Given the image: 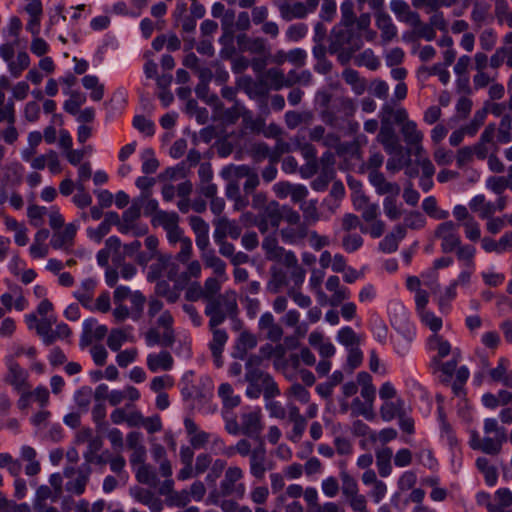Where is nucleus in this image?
Returning <instances> with one entry per match:
<instances>
[{
    "instance_id": "f257e3e1",
    "label": "nucleus",
    "mask_w": 512,
    "mask_h": 512,
    "mask_svg": "<svg viewBox=\"0 0 512 512\" xmlns=\"http://www.w3.org/2000/svg\"><path fill=\"white\" fill-rule=\"evenodd\" d=\"M300 151L306 161L299 168L300 175L309 179L318 173V176L312 181L311 187L315 191H324L335 178V154L328 150L318 159L316 148L311 143L301 145Z\"/></svg>"
},
{
    "instance_id": "f03ea898",
    "label": "nucleus",
    "mask_w": 512,
    "mask_h": 512,
    "mask_svg": "<svg viewBox=\"0 0 512 512\" xmlns=\"http://www.w3.org/2000/svg\"><path fill=\"white\" fill-rule=\"evenodd\" d=\"M363 47L362 35L354 29L334 27L328 36V53L346 66Z\"/></svg>"
},
{
    "instance_id": "7ed1b4c3",
    "label": "nucleus",
    "mask_w": 512,
    "mask_h": 512,
    "mask_svg": "<svg viewBox=\"0 0 512 512\" xmlns=\"http://www.w3.org/2000/svg\"><path fill=\"white\" fill-rule=\"evenodd\" d=\"M262 249L265 252V257L269 261H274L284 265L286 268H292L291 273L295 284L302 283L305 276V271L298 265V260L292 251H287L282 246H279L278 240L274 236H267L262 242Z\"/></svg>"
},
{
    "instance_id": "20e7f679",
    "label": "nucleus",
    "mask_w": 512,
    "mask_h": 512,
    "mask_svg": "<svg viewBox=\"0 0 512 512\" xmlns=\"http://www.w3.org/2000/svg\"><path fill=\"white\" fill-rule=\"evenodd\" d=\"M205 315L209 317V328L221 325L227 318L235 319L238 315L236 295L227 291L223 295L206 302Z\"/></svg>"
},
{
    "instance_id": "39448f33",
    "label": "nucleus",
    "mask_w": 512,
    "mask_h": 512,
    "mask_svg": "<svg viewBox=\"0 0 512 512\" xmlns=\"http://www.w3.org/2000/svg\"><path fill=\"white\" fill-rule=\"evenodd\" d=\"M341 491L346 502L354 512H367L366 496L359 492L356 479L347 471H340Z\"/></svg>"
},
{
    "instance_id": "423d86ee",
    "label": "nucleus",
    "mask_w": 512,
    "mask_h": 512,
    "mask_svg": "<svg viewBox=\"0 0 512 512\" xmlns=\"http://www.w3.org/2000/svg\"><path fill=\"white\" fill-rule=\"evenodd\" d=\"M222 178H236L238 181L245 178L243 190L246 195L253 193L260 184L256 169L248 165H228L221 171Z\"/></svg>"
},
{
    "instance_id": "0eeeda50",
    "label": "nucleus",
    "mask_w": 512,
    "mask_h": 512,
    "mask_svg": "<svg viewBox=\"0 0 512 512\" xmlns=\"http://www.w3.org/2000/svg\"><path fill=\"white\" fill-rule=\"evenodd\" d=\"M91 472L90 465H83L78 468L66 466L63 471L64 477L68 479L65 484L66 491L77 496L84 494Z\"/></svg>"
},
{
    "instance_id": "6e6552de",
    "label": "nucleus",
    "mask_w": 512,
    "mask_h": 512,
    "mask_svg": "<svg viewBox=\"0 0 512 512\" xmlns=\"http://www.w3.org/2000/svg\"><path fill=\"white\" fill-rule=\"evenodd\" d=\"M238 50L259 57L268 58L271 54L267 40L261 36H250L247 33H238L235 36Z\"/></svg>"
},
{
    "instance_id": "1a4fd4ad",
    "label": "nucleus",
    "mask_w": 512,
    "mask_h": 512,
    "mask_svg": "<svg viewBox=\"0 0 512 512\" xmlns=\"http://www.w3.org/2000/svg\"><path fill=\"white\" fill-rule=\"evenodd\" d=\"M394 123L400 125V132L407 145L422 143L423 133L418 130L417 124L409 120L407 111L402 107H395Z\"/></svg>"
},
{
    "instance_id": "9d476101",
    "label": "nucleus",
    "mask_w": 512,
    "mask_h": 512,
    "mask_svg": "<svg viewBox=\"0 0 512 512\" xmlns=\"http://www.w3.org/2000/svg\"><path fill=\"white\" fill-rule=\"evenodd\" d=\"M238 86L247 94L250 99L260 102L261 107H263L266 112H268L267 99L270 96V92L265 82H263L261 75H259L256 79H253L250 76L243 77L238 81Z\"/></svg>"
},
{
    "instance_id": "9b49d317",
    "label": "nucleus",
    "mask_w": 512,
    "mask_h": 512,
    "mask_svg": "<svg viewBox=\"0 0 512 512\" xmlns=\"http://www.w3.org/2000/svg\"><path fill=\"white\" fill-rule=\"evenodd\" d=\"M154 226H161L167 233L170 243L175 244L184 238L183 231L179 227V216L175 212L160 211L152 219Z\"/></svg>"
},
{
    "instance_id": "f8f14e48",
    "label": "nucleus",
    "mask_w": 512,
    "mask_h": 512,
    "mask_svg": "<svg viewBox=\"0 0 512 512\" xmlns=\"http://www.w3.org/2000/svg\"><path fill=\"white\" fill-rule=\"evenodd\" d=\"M372 9L375 11V22L377 28L381 32V40L383 44L391 42L397 36V28L392 22L391 17L384 10L381 0H374Z\"/></svg>"
},
{
    "instance_id": "ddd939ff",
    "label": "nucleus",
    "mask_w": 512,
    "mask_h": 512,
    "mask_svg": "<svg viewBox=\"0 0 512 512\" xmlns=\"http://www.w3.org/2000/svg\"><path fill=\"white\" fill-rule=\"evenodd\" d=\"M243 478V471L238 466H231L225 470L224 478L220 483L219 493L221 496L237 495L242 497L244 495L245 486L242 483H237Z\"/></svg>"
},
{
    "instance_id": "4468645a",
    "label": "nucleus",
    "mask_w": 512,
    "mask_h": 512,
    "mask_svg": "<svg viewBox=\"0 0 512 512\" xmlns=\"http://www.w3.org/2000/svg\"><path fill=\"white\" fill-rule=\"evenodd\" d=\"M434 235L441 240V248L444 253L452 252L460 245L457 225L452 221L441 223L435 230Z\"/></svg>"
},
{
    "instance_id": "2eb2a0df",
    "label": "nucleus",
    "mask_w": 512,
    "mask_h": 512,
    "mask_svg": "<svg viewBox=\"0 0 512 512\" xmlns=\"http://www.w3.org/2000/svg\"><path fill=\"white\" fill-rule=\"evenodd\" d=\"M394 113L395 107L391 103L383 105L380 112V131L377 135V141L381 144L398 139L392 126V123H394Z\"/></svg>"
},
{
    "instance_id": "dca6fc26",
    "label": "nucleus",
    "mask_w": 512,
    "mask_h": 512,
    "mask_svg": "<svg viewBox=\"0 0 512 512\" xmlns=\"http://www.w3.org/2000/svg\"><path fill=\"white\" fill-rule=\"evenodd\" d=\"M242 435L252 438L259 442L262 440L261 432L263 430L261 411L255 410L241 414Z\"/></svg>"
},
{
    "instance_id": "f3484780",
    "label": "nucleus",
    "mask_w": 512,
    "mask_h": 512,
    "mask_svg": "<svg viewBox=\"0 0 512 512\" xmlns=\"http://www.w3.org/2000/svg\"><path fill=\"white\" fill-rule=\"evenodd\" d=\"M506 435L481 438L478 432L473 431L471 435L470 445L475 450H480L485 454L497 455L502 449L503 443L506 441Z\"/></svg>"
},
{
    "instance_id": "a211bd4d",
    "label": "nucleus",
    "mask_w": 512,
    "mask_h": 512,
    "mask_svg": "<svg viewBox=\"0 0 512 512\" xmlns=\"http://www.w3.org/2000/svg\"><path fill=\"white\" fill-rule=\"evenodd\" d=\"M495 130V124L487 125L482 132L479 141L475 145L471 146L475 156L479 160H484L489 157L488 154L491 148H493V151L498 150V146L494 141Z\"/></svg>"
},
{
    "instance_id": "6ab92c4d",
    "label": "nucleus",
    "mask_w": 512,
    "mask_h": 512,
    "mask_svg": "<svg viewBox=\"0 0 512 512\" xmlns=\"http://www.w3.org/2000/svg\"><path fill=\"white\" fill-rule=\"evenodd\" d=\"M280 16L285 21L303 19L310 13L309 5L306 2L290 3L287 0H279L276 3Z\"/></svg>"
},
{
    "instance_id": "aec40b11",
    "label": "nucleus",
    "mask_w": 512,
    "mask_h": 512,
    "mask_svg": "<svg viewBox=\"0 0 512 512\" xmlns=\"http://www.w3.org/2000/svg\"><path fill=\"white\" fill-rule=\"evenodd\" d=\"M77 233V226L73 223L65 225L63 230L53 232L50 245L54 249L69 251L74 245V239Z\"/></svg>"
},
{
    "instance_id": "412c9836",
    "label": "nucleus",
    "mask_w": 512,
    "mask_h": 512,
    "mask_svg": "<svg viewBox=\"0 0 512 512\" xmlns=\"http://www.w3.org/2000/svg\"><path fill=\"white\" fill-rule=\"evenodd\" d=\"M266 462V449L263 440H260L257 447L253 449V453L249 456L251 475L256 479H263L267 470Z\"/></svg>"
},
{
    "instance_id": "4be33fe9",
    "label": "nucleus",
    "mask_w": 512,
    "mask_h": 512,
    "mask_svg": "<svg viewBox=\"0 0 512 512\" xmlns=\"http://www.w3.org/2000/svg\"><path fill=\"white\" fill-rule=\"evenodd\" d=\"M189 224L195 233L197 247L202 251V253L209 252L211 250L208 249L210 245L209 225L199 216H190Z\"/></svg>"
},
{
    "instance_id": "5701e85b",
    "label": "nucleus",
    "mask_w": 512,
    "mask_h": 512,
    "mask_svg": "<svg viewBox=\"0 0 512 512\" xmlns=\"http://www.w3.org/2000/svg\"><path fill=\"white\" fill-rule=\"evenodd\" d=\"M130 494L136 501L147 506L151 512H161L163 509L162 500L147 488L135 486L130 489Z\"/></svg>"
},
{
    "instance_id": "b1692460",
    "label": "nucleus",
    "mask_w": 512,
    "mask_h": 512,
    "mask_svg": "<svg viewBox=\"0 0 512 512\" xmlns=\"http://www.w3.org/2000/svg\"><path fill=\"white\" fill-rule=\"evenodd\" d=\"M368 178L378 194L387 196H398L400 194L399 184L388 181L380 171L370 172Z\"/></svg>"
},
{
    "instance_id": "393cba45",
    "label": "nucleus",
    "mask_w": 512,
    "mask_h": 512,
    "mask_svg": "<svg viewBox=\"0 0 512 512\" xmlns=\"http://www.w3.org/2000/svg\"><path fill=\"white\" fill-rule=\"evenodd\" d=\"M212 332V340L209 344L215 365L220 368L223 365L222 352L228 340V335L225 330L220 329L219 326L210 328Z\"/></svg>"
},
{
    "instance_id": "a878e982",
    "label": "nucleus",
    "mask_w": 512,
    "mask_h": 512,
    "mask_svg": "<svg viewBox=\"0 0 512 512\" xmlns=\"http://www.w3.org/2000/svg\"><path fill=\"white\" fill-rule=\"evenodd\" d=\"M228 181L225 189L226 197L233 201L235 211H243L249 205L247 195H242L238 180L236 178H224Z\"/></svg>"
},
{
    "instance_id": "bb28decb",
    "label": "nucleus",
    "mask_w": 512,
    "mask_h": 512,
    "mask_svg": "<svg viewBox=\"0 0 512 512\" xmlns=\"http://www.w3.org/2000/svg\"><path fill=\"white\" fill-rule=\"evenodd\" d=\"M214 225V239H226L227 236L238 239L241 236L242 228L235 221H230L226 217L219 218Z\"/></svg>"
},
{
    "instance_id": "cd10ccee",
    "label": "nucleus",
    "mask_w": 512,
    "mask_h": 512,
    "mask_svg": "<svg viewBox=\"0 0 512 512\" xmlns=\"http://www.w3.org/2000/svg\"><path fill=\"white\" fill-rule=\"evenodd\" d=\"M288 419L293 424L291 434L288 436L289 440L293 443H297L302 438L306 429L307 420L300 413V410L295 405H290L288 410Z\"/></svg>"
},
{
    "instance_id": "c85d7f7f",
    "label": "nucleus",
    "mask_w": 512,
    "mask_h": 512,
    "mask_svg": "<svg viewBox=\"0 0 512 512\" xmlns=\"http://www.w3.org/2000/svg\"><path fill=\"white\" fill-rule=\"evenodd\" d=\"M260 330L266 331V338L272 342H278L283 337L282 327L275 322L273 315L264 313L259 319Z\"/></svg>"
},
{
    "instance_id": "c756f323",
    "label": "nucleus",
    "mask_w": 512,
    "mask_h": 512,
    "mask_svg": "<svg viewBox=\"0 0 512 512\" xmlns=\"http://www.w3.org/2000/svg\"><path fill=\"white\" fill-rule=\"evenodd\" d=\"M261 77L263 82H265L269 92L271 90L280 91L281 89L285 88V85H288L286 82H284V71L278 67H271L265 70L261 74Z\"/></svg>"
},
{
    "instance_id": "7c9ffc66",
    "label": "nucleus",
    "mask_w": 512,
    "mask_h": 512,
    "mask_svg": "<svg viewBox=\"0 0 512 512\" xmlns=\"http://www.w3.org/2000/svg\"><path fill=\"white\" fill-rule=\"evenodd\" d=\"M406 235V228L403 225H397L393 231L387 234L380 242V249L385 253H392L398 249V243Z\"/></svg>"
},
{
    "instance_id": "2f4dec72",
    "label": "nucleus",
    "mask_w": 512,
    "mask_h": 512,
    "mask_svg": "<svg viewBox=\"0 0 512 512\" xmlns=\"http://www.w3.org/2000/svg\"><path fill=\"white\" fill-rule=\"evenodd\" d=\"M390 7L397 18L408 25H411L420 16L417 12L411 10L410 6L402 0H392Z\"/></svg>"
},
{
    "instance_id": "473e14b6",
    "label": "nucleus",
    "mask_w": 512,
    "mask_h": 512,
    "mask_svg": "<svg viewBox=\"0 0 512 512\" xmlns=\"http://www.w3.org/2000/svg\"><path fill=\"white\" fill-rule=\"evenodd\" d=\"M411 32L408 34L411 40L425 39L432 41L436 37V32L429 23H424L420 16L410 25Z\"/></svg>"
},
{
    "instance_id": "72a5a7b5",
    "label": "nucleus",
    "mask_w": 512,
    "mask_h": 512,
    "mask_svg": "<svg viewBox=\"0 0 512 512\" xmlns=\"http://www.w3.org/2000/svg\"><path fill=\"white\" fill-rule=\"evenodd\" d=\"M173 358L168 351H161L159 354H150L147 357V366L150 371L156 372L159 369L170 370L173 366Z\"/></svg>"
},
{
    "instance_id": "f704fd0d",
    "label": "nucleus",
    "mask_w": 512,
    "mask_h": 512,
    "mask_svg": "<svg viewBox=\"0 0 512 512\" xmlns=\"http://www.w3.org/2000/svg\"><path fill=\"white\" fill-rule=\"evenodd\" d=\"M27 373L17 364H11L7 381L14 386L17 391H24L30 389L27 383Z\"/></svg>"
},
{
    "instance_id": "c9c22d12",
    "label": "nucleus",
    "mask_w": 512,
    "mask_h": 512,
    "mask_svg": "<svg viewBox=\"0 0 512 512\" xmlns=\"http://www.w3.org/2000/svg\"><path fill=\"white\" fill-rule=\"evenodd\" d=\"M270 374L264 372L261 369L258 370H249L245 374V380L250 384L252 388L255 389V397L258 396L262 392V385L265 384L270 379ZM248 396H254L250 389L247 390Z\"/></svg>"
},
{
    "instance_id": "e433bc0d",
    "label": "nucleus",
    "mask_w": 512,
    "mask_h": 512,
    "mask_svg": "<svg viewBox=\"0 0 512 512\" xmlns=\"http://www.w3.org/2000/svg\"><path fill=\"white\" fill-rule=\"evenodd\" d=\"M314 119L313 113L311 111H288L285 113L284 121L286 126L289 129H295L298 126L304 124V125H310Z\"/></svg>"
},
{
    "instance_id": "4c0bfd02",
    "label": "nucleus",
    "mask_w": 512,
    "mask_h": 512,
    "mask_svg": "<svg viewBox=\"0 0 512 512\" xmlns=\"http://www.w3.org/2000/svg\"><path fill=\"white\" fill-rule=\"evenodd\" d=\"M310 8V13L314 12L319 4H321L320 17L324 21H332L336 14V1L335 0H307Z\"/></svg>"
},
{
    "instance_id": "58836bf2",
    "label": "nucleus",
    "mask_w": 512,
    "mask_h": 512,
    "mask_svg": "<svg viewBox=\"0 0 512 512\" xmlns=\"http://www.w3.org/2000/svg\"><path fill=\"white\" fill-rule=\"evenodd\" d=\"M299 208L303 216L302 225H306L307 229L310 225H314L320 220L321 213L317 207V200L306 201Z\"/></svg>"
},
{
    "instance_id": "ea45409f",
    "label": "nucleus",
    "mask_w": 512,
    "mask_h": 512,
    "mask_svg": "<svg viewBox=\"0 0 512 512\" xmlns=\"http://www.w3.org/2000/svg\"><path fill=\"white\" fill-rule=\"evenodd\" d=\"M136 480L144 485L155 488L159 484V479L156 474V471L150 464H142L139 465L136 473Z\"/></svg>"
},
{
    "instance_id": "a19ab883",
    "label": "nucleus",
    "mask_w": 512,
    "mask_h": 512,
    "mask_svg": "<svg viewBox=\"0 0 512 512\" xmlns=\"http://www.w3.org/2000/svg\"><path fill=\"white\" fill-rule=\"evenodd\" d=\"M340 13V22L335 27L354 29L353 26L357 21V16L354 11V3L351 0H345L344 2H342L340 5Z\"/></svg>"
},
{
    "instance_id": "79ce46f5",
    "label": "nucleus",
    "mask_w": 512,
    "mask_h": 512,
    "mask_svg": "<svg viewBox=\"0 0 512 512\" xmlns=\"http://www.w3.org/2000/svg\"><path fill=\"white\" fill-rule=\"evenodd\" d=\"M343 80L351 86L356 95H362L366 88V80L361 78L359 73L351 68H346L342 73Z\"/></svg>"
},
{
    "instance_id": "37998d69",
    "label": "nucleus",
    "mask_w": 512,
    "mask_h": 512,
    "mask_svg": "<svg viewBox=\"0 0 512 512\" xmlns=\"http://www.w3.org/2000/svg\"><path fill=\"white\" fill-rule=\"evenodd\" d=\"M218 395L222 399L223 407L225 409L231 410L237 407L241 402L240 396L234 393V390L229 383H222L219 386Z\"/></svg>"
},
{
    "instance_id": "c03bdc74",
    "label": "nucleus",
    "mask_w": 512,
    "mask_h": 512,
    "mask_svg": "<svg viewBox=\"0 0 512 512\" xmlns=\"http://www.w3.org/2000/svg\"><path fill=\"white\" fill-rule=\"evenodd\" d=\"M309 234L306 225L287 227L280 230L281 239L289 244H295L305 239Z\"/></svg>"
},
{
    "instance_id": "a18cd8bd",
    "label": "nucleus",
    "mask_w": 512,
    "mask_h": 512,
    "mask_svg": "<svg viewBox=\"0 0 512 512\" xmlns=\"http://www.w3.org/2000/svg\"><path fill=\"white\" fill-rule=\"evenodd\" d=\"M201 259L207 268H211L215 275L224 276L226 273L225 262L215 254L214 250L201 254Z\"/></svg>"
},
{
    "instance_id": "49530a36",
    "label": "nucleus",
    "mask_w": 512,
    "mask_h": 512,
    "mask_svg": "<svg viewBox=\"0 0 512 512\" xmlns=\"http://www.w3.org/2000/svg\"><path fill=\"white\" fill-rule=\"evenodd\" d=\"M392 450L389 447L382 448L376 452V465L381 477H387L391 474Z\"/></svg>"
},
{
    "instance_id": "de8ad7c7",
    "label": "nucleus",
    "mask_w": 512,
    "mask_h": 512,
    "mask_svg": "<svg viewBox=\"0 0 512 512\" xmlns=\"http://www.w3.org/2000/svg\"><path fill=\"white\" fill-rule=\"evenodd\" d=\"M261 216L269 221L272 228L277 229L282 221V206L277 201H270Z\"/></svg>"
},
{
    "instance_id": "09e8293b",
    "label": "nucleus",
    "mask_w": 512,
    "mask_h": 512,
    "mask_svg": "<svg viewBox=\"0 0 512 512\" xmlns=\"http://www.w3.org/2000/svg\"><path fill=\"white\" fill-rule=\"evenodd\" d=\"M123 245L121 240L116 236H111L105 240L104 249L109 253L112 258L113 264H121L124 261V254H122Z\"/></svg>"
},
{
    "instance_id": "8fccbe9b",
    "label": "nucleus",
    "mask_w": 512,
    "mask_h": 512,
    "mask_svg": "<svg viewBox=\"0 0 512 512\" xmlns=\"http://www.w3.org/2000/svg\"><path fill=\"white\" fill-rule=\"evenodd\" d=\"M404 413V402L400 399L395 402H386L380 409L381 417L385 421H390L395 417L399 418Z\"/></svg>"
},
{
    "instance_id": "3c124183",
    "label": "nucleus",
    "mask_w": 512,
    "mask_h": 512,
    "mask_svg": "<svg viewBox=\"0 0 512 512\" xmlns=\"http://www.w3.org/2000/svg\"><path fill=\"white\" fill-rule=\"evenodd\" d=\"M271 278L267 284V289L271 293H278L280 289L287 283L286 273L279 267L273 266L270 269Z\"/></svg>"
},
{
    "instance_id": "603ef678",
    "label": "nucleus",
    "mask_w": 512,
    "mask_h": 512,
    "mask_svg": "<svg viewBox=\"0 0 512 512\" xmlns=\"http://www.w3.org/2000/svg\"><path fill=\"white\" fill-rule=\"evenodd\" d=\"M240 117L243 118L244 122H247L248 119H251V112L238 101H235L231 108L225 110L224 118L229 123H235Z\"/></svg>"
},
{
    "instance_id": "864d4df0",
    "label": "nucleus",
    "mask_w": 512,
    "mask_h": 512,
    "mask_svg": "<svg viewBox=\"0 0 512 512\" xmlns=\"http://www.w3.org/2000/svg\"><path fill=\"white\" fill-rule=\"evenodd\" d=\"M353 59L357 66H365L370 70H376L380 65L379 59L371 49L364 50L358 55L355 54Z\"/></svg>"
},
{
    "instance_id": "5fc2aeb1",
    "label": "nucleus",
    "mask_w": 512,
    "mask_h": 512,
    "mask_svg": "<svg viewBox=\"0 0 512 512\" xmlns=\"http://www.w3.org/2000/svg\"><path fill=\"white\" fill-rule=\"evenodd\" d=\"M61 498L59 494H55V491L47 486V485H41L37 488L35 499L33 502L34 506H40V505H47L46 501L50 499L52 502H56Z\"/></svg>"
},
{
    "instance_id": "6e6d98bb",
    "label": "nucleus",
    "mask_w": 512,
    "mask_h": 512,
    "mask_svg": "<svg viewBox=\"0 0 512 512\" xmlns=\"http://www.w3.org/2000/svg\"><path fill=\"white\" fill-rule=\"evenodd\" d=\"M256 345L257 338L254 334L248 331L241 332L236 346L237 350L241 353L240 358H244L248 350L255 348Z\"/></svg>"
},
{
    "instance_id": "4d7b16f0",
    "label": "nucleus",
    "mask_w": 512,
    "mask_h": 512,
    "mask_svg": "<svg viewBox=\"0 0 512 512\" xmlns=\"http://www.w3.org/2000/svg\"><path fill=\"white\" fill-rule=\"evenodd\" d=\"M357 228H360L363 233L367 232V227L363 226L361 219L357 215L353 213L344 214L341 218V230L344 233H351Z\"/></svg>"
},
{
    "instance_id": "13d9d810",
    "label": "nucleus",
    "mask_w": 512,
    "mask_h": 512,
    "mask_svg": "<svg viewBox=\"0 0 512 512\" xmlns=\"http://www.w3.org/2000/svg\"><path fill=\"white\" fill-rule=\"evenodd\" d=\"M338 340L346 347H358L361 338L351 327H345L338 332Z\"/></svg>"
},
{
    "instance_id": "bf43d9fd",
    "label": "nucleus",
    "mask_w": 512,
    "mask_h": 512,
    "mask_svg": "<svg viewBox=\"0 0 512 512\" xmlns=\"http://www.w3.org/2000/svg\"><path fill=\"white\" fill-rule=\"evenodd\" d=\"M363 238L357 233H344L342 238V247L346 252L357 251L363 245Z\"/></svg>"
},
{
    "instance_id": "052dcab7",
    "label": "nucleus",
    "mask_w": 512,
    "mask_h": 512,
    "mask_svg": "<svg viewBox=\"0 0 512 512\" xmlns=\"http://www.w3.org/2000/svg\"><path fill=\"white\" fill-rule=\"evenodd\" d=\"M0 468H7L9 473L18 477L21 472V463L14 459L9 453H0Z\"/></svg>"
},
{
    "instance_id": "680f3d73",
    "label": "nucleus",
    "mask_w": 512,
    "mask_h": 512,
    "mask_svg": "<svg viewBox=\"0 0 512 512\" xmlns=\"http://www.w3.org/2000/svg\"><path fill=\"white\" fill-rule=\"evenodd\" d=\"M202 289L205 295L206 302L217 298L218 295H221L219 293L221 290V283L215 277L207 278L204 282V285L202 286Z\"/></svg>"
},
{
    "instance_id": "e2e57ef3",
    "label": "nucleus",
    "mask_w": 512,
    "mask_h": 512,
    "mask_svg": "<svg viewBox=\"0 0 512 512\" xmlns=\"http://www.w3.org/2000/svg\"><path fill=\"white\" fill-rule=\"evenodd\" d=\"M512 118L506 114L502 117L498 128V141L501 143H509L512 139Z\"/></svg>"
},
{
    "instance_id": "0e129e2a",
    "label": "nucleus",
    "mask_w": 512,
    "mask_h": 512,
    "mask_svg": "<svg viewBox=\"0 0 512 512\" xmlns=\"http://www.w3.org/2000/svg\"><path fill=\"white\" fill-rule=\"evenodd\" d=\"M30 64L29 55L26 52H19L16 61L9 63V70L14 77H18Z\"/></svg>"
},
{
    "instance_id": "69168bd1",
    "label": "nucleus",
    "mask_w": 512,
    "mask_h": 512,
    "mask_svg": "<svg viewBox=\"0 0 512 512\" xmlns=\"http://www.w3.org/2000/svg\"><path fill=\"white\" fill-rule=\"evenodd\" d=\"M495 16L500 23L505 22L510 28H512V12L509 11L508 4L505 0L496 1Z\"/></svg>"
},
{
    "instance_id": "338daca9",
    "label": "nucleus",
    "mask_w": 512,
    "mask_h": 512,
    "mask_svg": "<svg viewBox=\"0 0 512 512\" xmlns=\"http://www.w3.org/2000/svg\"><path fill=\"white\" fill-rule=\"evenodd\" d=\"M186 270L180 275L181 284H186L191 278H198L202 272V266L198 260L188 261Z\"/></svg>"
},
{
    "instance_id": "774afa93",
    "label": "nucleus",
    "mask_w": 512,
    "mask_h": 512,
    "mask_svg": "<svg viewBox=\"0 0 512 512\" xmlns=\"http://www.w3.org/2000/svg\"><path fill=\"white\" fill-rule=\"evenodd\" d=\"M429 344L431 348L438 351V356L440 358L446 357L451 351L450 343L438 334H434L429 338Z\"/></svg>"
}]
</instances>
